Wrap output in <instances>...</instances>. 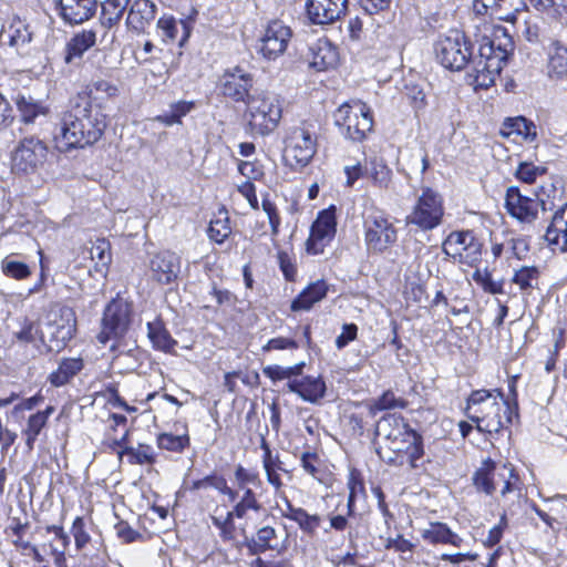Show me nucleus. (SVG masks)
Returning a JSON list of instances; mask_svg holds the SVG:
<instances>
[{
    "instance_id": "1",
    "label": "nucleus",
    "mask_w": 567,
    "mask_h": 567,
    "mask_svg": "<svg viewBox=\"0 0 567 567\" xmlns=\"http://www.w3.org/2000/svg\"><path fill=\"white\" fill-rule=\"evenodd\" d=\"M106 128V116L87 94H79L71 109L63 113L54 132L60 152L83 148L96 143Z\"/></svg>"
},
{
    "instance_id": "2",
    "label": "nucleus",
    "mask_w": 567,
    "mask_h": 567,
    "mask_svg": "<svg viewBox=\"0 0 567 567\" xmlns=\"http://www.w3.org/2000/svg\"><path fill=\"white\" fill-rule=\"evenodd\" d=\"M467 417L476 423L481 432L499 433L517 417V403L504 399L501 390H476L471 393L466 404Z\"/></svg>"
},
{
    "instance_id": "3",
    "label": "nucleus",
    "mask_w": 567,
    "mask_h": 567,
    "mask_svg": "<svg viewBox=\"0 0 567 567\" xmlns=\"http://www.w3.org/2000/svg\"><path fill=\"white\" fill-rule=\"evenodd\" d=\"M512 51V39L504 29L495 30L493 39L483 38L478 55L473 59L472 71L468 73L472 84L476 89L493 85Z\"/></svg>"
},
{
    "instance_id": "4",
    "label": "nucleus",
    "mask_w": 567,
    "mask_h": 567,
    "mask_svg": "<svg viewBox=\"0 0 567 567\" xmlns=\"http://www.w3.org/2000/svg\"><path fill=\"white\" fill-rule=\"evenodd\" d=\"M76 317L72 308L58 306L52 308L47 322L40 331V341L50 352H59L73 338Z\"/></svg>"
},
{
    "instance_id": "5",
    "label": "nucleus",
    "mask_w": 567,
    "mask_h": 567,
    "mask_svg": "<svg viewBox=\"0 0 567 567\" xmlns=\"http://www.w3.org/2000/svg\"><path fill=\"white\" fill-rule=\"evenodd\" d=\"M246 104V116L252 133L267 135L277 127L282 114L277 95L261 92L249 97Z\"/></svg>"
},
{
    "instance_id": "6",
    "label": "nucleus",
    "mask_w": 567,
    "mask_h": 567,
    "mask_svg": "<svg viewBox=\"0 0 567 567\" xmlns=\"http://www.w3.org/2000/svg\"><path fill=\"white\" fill-rule=\"evenodd\" d=\"M334 123L353 142L363 141L373 127L371 110L361 101L342 104L334 112Z\"/></svg>"
},
{
    "instance_id": "7",
    "label": "nucleus",
    "mask_w": 567,
    "mask_h": 567,
    "mask_svg": "<svg viewBox=\"0 0 567 567\" xmlns=\"http://www.w3.org/2000/svg\"><path fill=\"white\" fill-rule=\"evenodd\" d=\"M364 244L368 251L381 254L398 240V230L384 212L372 209L363 214Z\"/></svg>"
},
{
    "instance_id": "8",
    "label": "nucleus",
    "mask_w": 567,
    "mask_h": 567,
    "mask_svg": "<svg viewBox=\"0 0 567 567\" xmlns=\"http://www.w3.org/2000/svg\"><path fill=\"white\" fill-rule=\"evenodd\" d=\"M444 215L443 199L439 193L425 187L405 218L406 225L421 230H432L441 225Z\"/></svg>"
},
{
    "instance_id": "9",
    "label": "nucleus",
    "mask_w": 567,
    "mask_h": 567,
    "mask_svg": "<svg viewBox=\"0 0 567 567\" xmlns=\"http://www.w3.org/2000/svg\"><path fill=\"white\" fill-rule=\"evenodd\" d=\"M437 61L452 71H460L466 66L472 56V51L465 37L458 31H451L441 37L434 47Z\"/></svg>"
},
{
    "instance_id": "10",
    "label": "nucleus",
    "mask_w": 567,
    "mask_h": 567,
    "mask_svg": "<svg viewBox=\"0 0 567 567\" xmlns=\"http://www.w3.org/2000/svg\"><path fill=\"white\" fill-rule=\"evenodd\" d=\"M284 161L295 171L307 166L317 152L316 136L305 127H295L286 138Z\"/></svg>"
},
{
    "instance_id": "11",
    "label": "nucleus",
    "mask_w": 567,
    "mask_h": 567,
    "mask_svg": "<svg viewBox=\"0 0 567 567\" xmlns=\"http://www.w3.org/2000/svg\"><path fill=\"white\" fill-rule=\"evenodd\" d=\"M131 313V305L126 300L116 298L110 301L103 313L97 340L105 344L110 340L122 339L130 328Z\"/></svg>"
},
{
    "instance_id": "12",
    "label": "nucleus",
    "mask_w": 567,
    "mask_h": 567,
    "mask_svg": "<svg viewBox=\"0 0 567 567\" xmlns=\"http://www.w3.org/2000/svg\"><path fill=\"white\" fill-rule=\"evenodd\" d=\"M49 154L47 144L35 137L22 138L12 153V169L17 173H34L42 167Z\"/></svg>"
},
{
    "instance_id": "13",
    "label": "nucleus",
    "mask_w": 567,
    "mask_h": 567,
    "mask_svg": "<svg viewBox=\"0 0 567 567\" xmlns=\"http://www.w3.org/2000/svg\"><path fill=\"white\" fill-rule=\"evenodd\" d=\"M380 458L391 465L411 468L417 467V461L423 456V444L420 434H414L403 441H396L390 447H378Z\"/></svg>"
},
{
    "instance_id": "14",
    "label": "nucleus",
    "mask_w": 567,
    "mask_h": 567,
    "mask_svg": "<svg viewBox=\"0 0 567 567\" xmlns=\"http://www.w3.org/2000/svg\"><path fill=\"white\" fill-rule=\"evenodd\" d=\"M291 37V29L282 21H270L260 39L258 52L269 61L276 60L286 52Z\"/></svg>"
},
{
    "instance_id": "15",
    "label": "nucleus",
    "mask_w": 567,
    "mask_h": 567,
    "mask_svg": "<svg viewBox=\"0 0 567 567\" xmlns=\"http://www.w3.org/2000/svg\"><path fill=\"white\" fill-rule=\"evenodd\" d=\"M334 208L322 210L313 221L310 236L306 243V250L311 255L322 254L336 235Z\"/></svg>"
},
{
    "instance_id": "16",
    "label": "nucleus",
    "mask_w": 567,
    "mask_h": 567,
    "mask_svg": "<svg viewBox=\"0 0 567 567\" xmlns=\"http://www.w3.org/2000/svg\"><path fill=\"white\" fill-rule=\"evenodd\" d=\"M544 205L545 203L542 199L525 196L515 186L508 187L506 192L505 207L507 213L522 224H533L538 217L539 207Z\"/></svg>"
},
{
    "instance_id": "17",
    "label": "nucleus",
    "mask_w": 567,
    "mask_h": 567,
    "mask_svg": "<svg viewBox=\"0 0 567 567\" xmlns=\"http://www.w3.org/2000/svg\"><path fill=\"white\" fill-rule=\"evenodd\" d=\"M252 85V75L240 66L226 70L220 78L221 94L234 102L247 103V100L252 96L249 94Z\"/></svg>"
},
{
    "instance_id": "18",
    "label": "nucleus",
    "mask_w": 567,
    "mask_h": 567,
    "mask_svg": "<svg viewBox=\"0 0 567 567\" xmlns=\"http://www.w3.org/2000/svg\"><path fill=\"white\" fill-rule=\"evenodd\" d=\"M179 270V257L172 251L157 252L150 260V278L158 285H169L175 281Z\"/></svg>"
},
{
    "instance_id": "19",
    "label": "nucleus",
    "mask_w": 567,
    "mask_h": 567,
    "mask_svg": "<svg viewBox=\"0 0 567 567\" xmlns=\"http://www.w3.org/2000/svg\"><path fill=\"white\" fill-rule=\"evenodd\" d=\"M377 435L381 439L379 447H390L396 441H403L416 432L398 414H386L377 424Z\"/></svg>"
},
{
    "instance_id": "20",
    "label": "nucleus",
    "mask_w": 567,
    "mask_h": 567,
    "mask_svg": "<svg viewBox=\"0 0 567 567\" xmlns=\"http://www.w3.org/2000/svg\"><path fill=\"white\" fill-rule=\"evenodd\" d=\"M347 3L348 0H307V14L315 24L333 23L344 14Z\"/></svg>"
},
{
    "instance_id": "21",
    "label": "nucleus",
    "mask_w": 567,
    "mask_h": 567,
    "mask_svg": "<svg viewBox=\"0 0 567 567\" xmlns=\"http://www.w3.org/2000/svg\"><path fill=\"white\" fill-rule=\"evenodd\" d=\"M496 478H502L503 488H501V493L503 495L512 492V480H516V476L513 468L507 465H502L499 467L491 466L488 468L478 470L474 476V484L478 489L486 494H492L495 492Z\"/></svg>"
},
{
    "instance_id": "22",
    "label": "nucleus",
    "mask_w": 567,
    "mask_h": 567,
    "mask_svg": "<svg viewBox=\"0 0 567 567\" xmlns=\"http://www.w3.org/2000/svg\"><path fill=\"white\" fill-rule=\"evenodd\" d=\"M31 40L32 33L29 30V25L20 19H13L0 32V43L8 44L18 54L28 52Z\"/></svg>"
},
{
    "instance_id": "23",
    "label": "nucleus",
    "mask_w": 567,
    "mask_h": 567,
    "mask_svg": "<svg viewBox=\"0 0 567 567\" xmlns=\"http://www.w3.org/2000/svg\"><path fill=\"white\" fill-rule=\"evenodd\" d=\"M290 392L297 393L303 401L310 403L319 402L326 394V382L320 377L307 375L302 379H295L287 383Z\"/></svg>"
},
{
    "instance_id": "24",
    "label": "nucleus",
    "mask_w": 567,
    "mask_h": 567,
    "mask_svg": "<svg viewBox=\"0 0 567 567\" xmlns=\"http://www.w3.org/2000/svg\"><path fill=\"white\" fill-rule=\"evenodd\" d=\"M96 0H59L60 13L71 24L89 20L96 10Z\"/></svg>"
},
{
    "instance_id": "25",
    "label": "nucleus",
    "mask_w": 567,
    "mask_h": 567,
    "mask_svg": "<svg viewBox=\"0 0 567 567\" xmlns=\"http://www.w3.org/2000/svg\"><path fill=\"white\" fill-rule=\"evenodd\" d=\"M545 239L554 249L567 251V204L553 215Z\"/></svg>"
},
{
    "instance_id": "26",
    "label": "nucleus",
    "mask_w": 567,
    "mask_h": 567,
    "mask_svg": "<svg viewBox=\"0 0 567 567\" xmlns=\"http://www.w3.org/2000/svg\"><path fill=\"white\" fill-rule=\"evenodd\" d=\"M311 51L312 58L310 65L319 72L333 69L339 63L338 50L328 40H319Z\"/></svg>"
},
{
    "instance_id": "27",
    "label": "nucleus",
    "mask_w": 567,
    "mask_h": 567,
    "mask_svg": "<svg viewBox=\"0 0 567 567\" xmlns=\"http://www.w3.org/2000/svg\"><path fill=\"white\" fill-rule=\"evenodd\" d=\"M157 8L150 0H135L131 6L126 23L136 31H142L150 24L155 16Z\"/></svg>"
},
{
    "instance_id": "28",
    "label": "nucleus",
    "mask_w": 567,
    "mask_h": 567,
    "mask_svg": "<svg viewBox=\"0 0 567 567\" xmlns=\"http://www.w3.org/2000/svg\"><path fill=\"white\" fill-rule=\"evenodd\" d=\"M328 292V285L323 280L310 284L303 289L298 297L291 302L292 311H307L312 306L321 301Z\"/></svg>"
},
{
    "instance_id": "29",
    "label": "nucleus",
    "mask_w": 567,
    "mask_h": 567,
    "mask_svg": "<svg viewBox=\"0 0 567 567\" xmlns=\"http://www.w3.org/2000/svg\"><path fill=\"white\" fill-rule=\"evenodd\" d=\"M96 42V32L93 30H82L68 42L64 60L66 63H74L80 60L84 52L92 48Z\"/></svg>"
},
{
    "instance_id": "30",
    "label": "nucleus",
    "mask_w": 567,
    "mask_h": 567,
    "mask_svg": "<svg viewBox=\"0 0 567 567\" xmlns=\"http://www.w3.org/2000/svg\"><path fill=\"white\" fill-rule=\"evenodd\" d=\"M422 538L430 544H450L460 547L463 539L451 530V528L440 522L430 523L427 528L421 533Z\"/></svg>"
},
{
    "instance_id": "31",
    "label": "nucleus",
    "mask_w": 567,
    "mask_h": 567,
    "mask_svg": "<svg viewBox=\"0 0 567 567\" xmlns=\"http://www.w3.org/2000/svg\"><path fill=\"white\" fill-rule=\"evenodd\" d=\"M84 361L81 357L63 358L56 370L49 375V381L54 386H62L68 384L82 369Z\"/></svg>"
},
{
    "instance_id": "32",
    "label": "nucleus",
    "mask_w": 567,
    "mask_h": 567,
    "mask_svg": "<svg viewBox=\"0 0 567 567\" xmlns=\"http://www.w3.org/2000/svg\"><path fill=\"white\" fill-rule=\"evenodd\" d=\"M476 237L470 230L452 231L442 244V251L449 258L454 261H460L463 251L470 245L468 241H473Z\"/></svg>"
},
{
    "instance_id": "33",
    "label": "nucleus",
    "mask_w": 567,
    "mask_h": 567,
    "mask_svg": "<svg viewBox=\"0 0 567 567\" xmlns=\"http://www.w3.org/2000/svg\"><path fill=\"white\" fill-rule=\"evenodd\" d=\"M147 337L156 350L164 352H171L177 343L161 320L147 322Z\"/></svg>"
},
{
    "instance_id": "34",
    "label": "nucleus",
    "mask_w": 567,
    "mask_h": 567,
    "mask_svg": "<svg viewBox=\"0 0 567 567\" xmlns=\"http://www.w3.org/2000/svg\"><path fill=\"white\" fill-rule=\"evenodd\" d=\"M284 516L296 522L303 533L310 535H313L321 525V517L319 515H310L303 508L295 507L291 504H288Z\"/></svg>"
},
{
    "instance_id": "35",
    "label": "nucleus",
    "mask_w": 567,
    "mask_h": 567,
    "mask_svg": "<svg viewBox=\"0 0 567 567\" xmlns=\"http://www.w3.org/2000/svg\"><path fill=\"white\" fill-rule=\"evenodd\" d=\"M540 271L535 266H522L514 270L512 282L516 285L523 295H530V292L538 288Z\"/></svg>"
},
{
    "instance_id": "36",
    "label": "nucleus",
    "mask_w": 567,
    "mask_h": 567,
    "mask_svg": "<svg viewBox=\"0 0 567 567\" xmlns=\"http://www.w3.org/2000/svg\"><path fill=\"white\" fill-rule=\"evenodd\" d=\"M503 134L506 136L518 135L525 142H534L537 137L536 125L523 116L507 118L504 122Z\"/></svg>"
},
{
    "instance_id": "37",
    "label": "nucleus",
    "mask_w": 567,
    "mask_h": 567,
    "mask_svg": "<svg viewBox=\"0 0 567 567\" xmlns=\"http://www.w3.org/2000/svg\"><path fill=\"white\" fill-rule=\"evenodd\" d=\"M548 74L558 79L567 74V48L558 41L553 42L549 48Z\"/></svg>"
},
{
    "instance_id": "38",
    "label": "nucleus",
    "mask_w": 567,
    "mask_h": 567,
    "mask_svg": "<svg viewBox=\"0 0 567 567\" xmlns=\"http://www.w3.org/2000/svg\"><path fill=\"white\" fill-rule=\"evenodd\" d=\"M53 412L54 408L48 406L44 411H39L29 416L27 426L23 430L25 444L29 450L33 449L34 442L37 441L42 429L47 425L48 419Z\"/></svg>"
},
{
    "instance_id": "39",
    "label": "nucleus",
    "mask_w": 567,
    "mask_h": 567,
    "mask_svg": "<svg viewBox=\"0 0 567 567\" xmlns=\"http://www.w3.org/2000/svg\"><path fill=\"white\" fill-rule=\"evenodd\" d=\"M367 175L372 179L373 185L388 189L392 181V171L380 157H372L365 165Z\"/></svg>"
},
{
    "instance_id": "40",
    "label": "nucleus",
    "mask_w": 567,
    "mask_h": 567,
    "mask_svg": "<svg viewBox=\"0 0 567 567\" xmlns=\"http://www.w3.org/2000/svg\"><path fill=\"white\" fill-rule=\"evenodd\" d=\"M14 102L20 115V120L24 124H32L39 115H44L47 113V109L41 103L37 102L32 96L19 94Z\"/></svg>"
},
{
    "instance_id": "41",
    "label": "nucleus",
    "mask_w": 567,
    "mask_h": 567,
    "mask_svg": "<svg viewBox=\"0 0 567 567\" xmlns=\"http://www.w3.org/2000/svg\"><path fill=\"white\" fill-rule=\"evenodd\" d=\"M248 547L252 554L264 553L268 549H277V533L271 526L259 528L256 536L250 540Z\"/></svg>"
},
{
    "instance_id": "42",
    "label": "nucleus",
    "mask_w": 567,
    "mask_h": 567,
    "mask_svg": "<svg viewBox=\"0 0 567 567\" xmlns=\"http://www.w3.org/2000/svg\"><path fill=\"white\" fill-rule=\"evenodd\" d=\"M121 455H126L131 464H154L156 461V453L150 445L140 444L137 447H125Z\"/></svg>"
},
{
    "instance_id": "43",
    "label": "nucleus",
    "mask_w": 567,
    "mask_h": 567,
    "mask_svg": "<svg viewBox=\"0 0 567 567\" xmlns=\"http://www.w3.org/2000/svg\"><path fill=\"white\" fill-rule=\"evenodd\" d=\"M236 515L233 514V509L226 512L225 515L218 514V509L210 516L214 526L219 529V536L223 540L235 539V524L234 518Z\"/></svg>"
},
{
    "instance_id": "44",
    "label": "nucleus",
    "mask_w": 567,
    "mask_h": 567,
    "mask_svg": "<svg viewBox=\"0 0 567 567\" xmlns=\"http://www.w3.org/2000/svg\"><path fill=\"white\" fill-rule=\"evenodd\" d=\"M157 445L162 450L182 452L189 445V435L186 430L184 433L178 435L162 433L157 436Z\"/></svg>"
},
{
    "instance_id": "45",
    "label": "nucleus",
    "mask_w": 567,
    "mask_h": 567,
    "mask_svg": "<svg viewBox=\"0 0 567 567\" xmlns=\"http://www.w3.org/2000/svg\"><path fill=\"white\" fill-rule=\"evenodd\" d=\"M130 0H105L102 2V19L104 23L113 25L117 23L125 9L127 8Z\"/></svg>"
},
{
    "instance_id": "46",
    "label": "nucleus",
    "mask_w": 567,
    "mask_h": 567,
    "mask_svg": "<svg viewBox=\"0 0 567 567\" xmlns=\"http://www.w3.org/2000/svg\"><path fill=\"white\" fill-rule=\"evenodd\" d=\"M0 266L4 276L16 280H24L32 274L30 267L27 264L14 260L11 258V256L3 258Z\"/></svg>"
},
{
    "instance_id": "47",
    "label": "nucleus",
    "mask_w": 567,
    "mask_h": 567,
    "mask_svg": "<svg viewBox=\"0 0 567 567\" xmlns=\"http://www.w3.org/2000/svg\"><path fill=\"white\" fill-rule=\"evenodd\" d=\"M305 363H298L292 367H281V365H268L264 368V374L271 379L272 381H281L287 379L288 382L293 380V377H298L302 373V369Z\"/></svg>"
},
{
    "instance_id": "48",
    "label": "nucleus",
    "mask_w": 567,
    "mask_h": 567,
    "mask_svg": "<svg viewBox=\"0 0 567 567\" xmlns=\"http://www.w3.org/2000/svg\"><path fill=\"white\" fill-rule=\"evenodd\" d=\"M506 0H474L473 10L476 14L491 16L499 20H508V16L502 14Z\"/></svg>"
},
{
    "instance_id": "49",
    "label": "nucleus",
    "mask_w": 567,
    "mask_h": 567,
    "mask_svg": "<svg viewBox=\"0 0 567 567\" xmlns=\"http://www.w3.org/2000/svg\"><path fill=\"white\" fill-rule=\"evenodd\" d=\"M547 168L543 165H535L529 162H522L515 171V176L523 183L533 184L538 176L546 174Z\"/></svg>"
},
{
    "instance_id": "50",
    "label": "nucleus",
    "mask_w": 567,
    "mask_h": 567,
    "mask_svg": "<svg viewBox=\"0 0 567 567\" xmlns=\"http://www.w3.org/2000/svg\"><path fill=\"white\" fill-rule=\"evenodd\" d=\"M261 504L258 502L256 494L252 491H246L233 508V514L236 518H244L248 511L258 512Z\"/></svg>"
},
{
    "instance_id": "51",
    "label": "nucleus",
    "mask_w": 567,
    "mask_h": 567,
    "mask_svg": "<svg viewBox=\"0 0 567 567\" xmlns=\"http://www.w3.org/2000/svg\"><path fill=\"white\" fill-rule=\"evenodd\" d=\"M473 280L480 285L485 292L492 295L503 293V281L493 280L491 274L487 269L481 270L476 269L473 274Z\"/></svg>"
},
{
    "instance_id": "52",
    "label": "nucleus",
    "mask_w": 567,
    "mask_h": 567,
    "mask_svg": "<svg viewBox=\"0 0 567 567\" xmlns=\"http://www.w3.org/2000/svg\"><path fill=\"white\" fill-rule=\"evenodd\" d=\"M405 406L406 401L404 399L396 398L393 392L386 391L373 402L371 411L377 412L391 409H404Z\"/></svg>"
},
{
    "instance_id": "53",
    "label": "nucleus",
    "mask_w": 567,
    "mask_h": 567,
    "mask_svg": "<svg viewBox=\"0 0 567 567\" xmlns=\"http://www.w3.org/2000/svg\"><path fill=\"white\" fill-rule=\"evenodd\" d=\"M91 258L95 260L96 269L106 268L111 261L110 244L105 239L97 240L91 248Z\"/></svg>"
},
{
    "instance_id": "54",
    "label": "nucleus",
    "mask_w": 567,
    "mask_h": 567,
    "mask_svg": "<svg viewBox=\"0 0 567 567\" xmlns=\"http://www.w3.org/2000/svg\"><path fill=\"white\" fill-rule=\"evenodd\" d=\"M231 234L227 219L212 220L208 228V236L217 244L224 243Z\"/></svg>"
},
{
    "instance_id": "55",
    "label": "nucleus",
    "mask_w": 567,
    "mask_h": 567,
    "mask_svg": "<svg viewBox=\"0 0 567 567\" xmlns=\"http://www.w3.org/2000/svg\"><path fill=\"white\" fill-rule=\"evenodd\" d=\"M279 268L282 271L284 277L288 281H293L297 276L296 259L286 251H279L277 255Z\"/></svg>"
},
{
    "instance_id": "56",
    "label": "nucleus",
    "mask_w": 567,
    "mask_h": 567,
    "mask_svg": "<svg viewBox=\"0 0 567 567\" xmlns=\"http://www.w3.org/2000/svg\"><path fill=\"white\" fill-rule=\"evenodd\" d=\"M530 4L538 11L560 14L567 11V0H529Z\"/></svg>"
},
{
    "instance_id": "57",
    "label": "nucleus",
    "mask_w": 567,
    "mask_h": 567,
    "mask_svg": "<svg viewBox=\"0 0 567 567\" xmlns=\"http://www.w3.org/2000/svg\"><path fill=\"white\" fill-rule=\"evenodd\" d=\"M470 245L467 248L463 251V256L460 264H465L468 266H475L477 262L481 261L482 256V243L475 238L473 241H468Z\"/></svg>"
},
{
    "instance_id": "58",
    "label": "nucleus",
    "mask_w": 567,
    "mask_h": 567,
    "mask_svg": "<svg viewBox=\"0 0 567 567\" xmlns=\"http://www.w3.org/2000/svg\"><path fill=\"white\" fill-rule=\"evenodd\" d=\"M71 532L74 537L76 549L80 550L89 544L91 537L84 528V520L82 517L78 516L73 520Z\"/></svg>"
},
{
    "instance_id": "59",
    "label": "nucleus",
    "mask_w": 567,
    "mask_h": 567,
    "mask_svg": "<svg viewBox=\"0 0 567 567\" xmlns=\"http://www.w3.org/2000/svg\"><path fill=\"white\" fill-rule=\"evenodd\" d=\"M235 480H236L237 486H243V485L259 486L261 483L260 478L256 472L246 470L241 465H238L235 470Z\"/></svg>"
},
{
    "instance_id": "60",
    "label": "nucleus",
    "mask_w": 567,
    "mask_h": 567,
    "mask_svg": "<svg viewBox=\"0 0 567 567\" xmlns=\"http://www.w3.org/2000/svg\"><path fill=\"white\" fill-rule=\"evenodd\" d=\"M349 497H348V509L351 514L353 512L354 502L358 496L363 495L364 486L363 483L353 474H350L348 481Z\"/></svg>"
},
{
    "instance_id": "61",
    "label": "nucleus",
    "mask_w": 567,
    "mask_h": 567,
    "mask_svg": "<svg viewBox=\"0 0 567 567\" xmlns=\"http://www.w3.org/2000/svg\"><path fill=\"white\" fill-rule=\"evenodd\" d=\"M158 29L163 32V38L166 41H174L177 37L176 20L172 16H164L157 21Z\"/></svg>"
},
{
    "instance_id": "62",
    "label": "nucleus",
    "mask_w": 567,
    "mask_h": 567,
    "mask_svg": "<svg viewBox=\"0 0 567 567\" xmlns=\"http://www.w3.org/2000/svg\"><path fill=\"white\" fill-rule=\"evenodd\" d=\"M262 209L268 216V220L271 227V235L277 236L280 226V216L278 214L276 205L269 199H262Z\"/></svg>"
},
{
    "instance_id": "63",
    "label": "nucleus",
    "mask_w": 567,
    "mask_h": 567,
    "mask_svg": "<svg viewBox=\"0 0 567 567\" xmlns=\"http://www.w3.org/2000/svg\"><path fill=\"white\" fill-rule=\"evenodd\" d=\"M13 120V109L6 96L0 93V131L9 127Z\"/></svg>"
},
{
    "instance_id": "64",
    "label": "nucleus",
    "mask_w": 567,
    "mask_h": 567,
    "mask_svg": "<svg viewBox=\"0 0 567 567\" xmlns=\"http://www.w3.org/2000/svg\"><path fill=\"white\" fill-rule=\"evenodd\" d=\"M358 334V327L354 323H346L342 332L336 339V347L343 349L349 342L353 341Z\"/></svg>"
}]
</instances>
